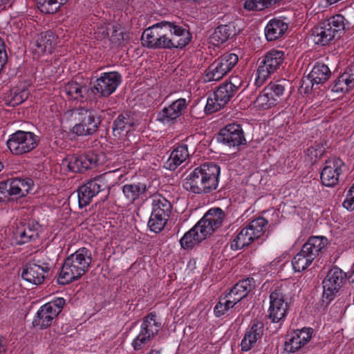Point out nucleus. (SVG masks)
I'll use <instances>...</instances> for the list:
<instances>
[{"mask_svg": "<svg viewBox=\"0 0 354 354\" xmlns=\"http://www.w3.org/2000/svg\"><path fill=\"white\" fill-rule=\"evenodd\" d=\"M219 175L218 165L212 162H205L190 173L184 186L196 194L209 193L216 189Z\"/></svg>", "mask_w": 354, "mask_h": 354, "instance_id": "1", "label": "nucleus"}, {"mask_svg": "<svg viewBox=\"0 0 354 354\" xmlns=\"http://www.w3.org/2000/svg\"><path fill=\"white\" fill-rule=\"evenodd\" d=\"M91 262V250L84 247L78 249L64 260L57 279L58 283L66 285L78 279L88 270Z\"/></svg>", "mask_w": 354, "mask_h": 354, "instance_id": "2", "label": "nucleus"}, {"mask_svg": "<svg viewBox=\"0 0 354 354\" xmlns=\"http://www.w3.org/2000/svg\"><path fill=\"white\" fill-rule=\"evenodd\" d=\"M294 285L281 283L275 286L270 294V306L268 317L272 323L283 322L293 295Z\"/></svg>", "mask_w": 354, "mask_h": 354, "instance_id": "3", "label": "nucleus"}, {"mask_svg": "<svg viewBox=\"0 0 354 354\" xmlns=\"http://www.w3.org/2000/svg\"><path fill=\"white\" fill-rule=\"evenodd\" d=\"M162 324L157 319L156 312H151L142 319L139 333L132 340L131 346L135 351L142 350L159 333Z\"/></svg>", "mask_w": 354, "mask_h": 354, "instance_id": "4", "label": "nucleus"}, {"mask_svg": "<svg viewBox=\"0 0 354 354\" xmlns=\"http://www.w3.org/2000/svg\"><path fill=\"white\" fill-rule=\"evenodd\" d=\"M73 114L77 123L72 129V133L78 136L93 135L101 124V116L94 111L84 108L77 109Z\"/></svg>", "mask_w": 354, "mask_h": 354, "instance_id": "5", "label": "nucleus"}, {"mask_svg": "<svg viewBox=\"0 0 354 354\" xmlns=\"http://www.w3.org/2000/svg\"><path fill=\"white\" fill-rule=\"evenodd\" d=\"M66 305L63 297H56L42 305L37 310L32 324L40 329H46L52 325L53 320L62 311Z\"/></svg>", "mask_w": 354, "mask_h": 354, "instance_id": "6", "label": "nucleus"}, {"mask_svg": "<svg viewBox=\"0 0 354 354\" xmlns=\"http://www.w3.org/2000/svg\"><path fill=\"white\" fill-rule=\"evenodd\" d=\"M50 268L51 265L48 258L46 255L40 254L24 267L21 277L30 283L39 285L44 282Z\"/></svg>", "mask_w": 354, "mask_h": 354, "instance_id": "7", "label": "nucleus"}, {"mask_svg": "<svg viewBox=\"0 0 354 354\" xmlns=\"http://www.w3.org/2000/svg\"><path fill=\"white\" fill-rule=\"evenodd\" d=\"M39 142V137L32 132L19 130L10 136L6 145L12 154L18 156L32 151Z\"/></svg>", "mask_w": 354, "mask_h": 354, "instance_id": "8", "label": "nucleus"}, {"mask_svg": "<svg viewBox=\"0 0 354 354\" xmlns=\"http://www.w3.org/2000/svg\"><path fill=\"white\" fill-rule=\"evenodd\" d=\"M167 26L162 27L160 22L156 23L142 32L141 40L144 46L152 49H170V38Z\"/></svg>", "mask_w": 354, "mask_h": 354, "instance_id": "9", "label": "nucleus"}, {"mask_svg": "<svg viewBox=\"0 0 354 354\" xmlns=\"http://www.w3.org/2000/svg\"><path fill=\"white\" fill-rule=\"evenodd\" d=\"M347 274L337 266H333L322 281L323 301L327 304L333 301L346 281Z\"/></svg>", "mask_w": 354, "mask_h": 354, "instance_id": "10", "label": "nucleus"}, {"mask_svg": "<svg viewBox=\"0 0 354 354\" xmlns=\"http://www.w3.org/2000/svg\"><path fill=\"white\" fill-rule=\"evenodd\" d=\"M238 59V56L234 53L224 54L206 69L205 81L220 80L237 64Z\"/></svg>", "mask_w": 354, "mask_h": 354, "instance_id": "11", "label": "nucleus"}, {"mask_svg": "<svg viewBox=\"0 0 354 354\" xmlns=\"http://www.w3.org/2000/svg\"><path fill=\"white\" fill-rule=\"evenodd\" d=\"M62 163L73 172L84 173L102 164V162L99 155L89 152L80 156H68Z\"/></svg>", "mask_w": 354, "mask_h": 354, "instance_id": "12", "label": "nucleus"}, {"mask_svg": "<svg viewBox=\"0 0 354 354\" xmlns=\"http://www.w3.org/2000/svg\"><path fill=\"white\" fill-rule=\"evenodd\" d=\"M122 82V76L118 72L104 73L97 78L93 86L90 87L91 94H99L100 96L109 97Z\"/></svg>", "mask_w": 354, "mask_h": 354, "instance_id": "13", "label": "nucleus"}, {"mask_svg": "<svg viewBox=\"0 0 354 354\" xmlns=\"http://www.w3.org/2000/svg\"><path fill=\"white\" fill-rule=\"evenodd\" d=\"M223 223V214L220 208L210 209L194 225L205 240L220 227Z\"/></svg>", "mask_w": 354, "mask_h": 354, "instance_id": "14", "label": "nucleus"}, {"mask_svg": "<svg viewBox=\"0 0 354 354\" xmlns=\"http://www.w3.org/2000/svg\"><path fill=\"white\" fill-rule=\"evenodd\" d=\"M284 59V53L282 51L272 50L266 53L259 62L257 69V82H263L271 74L273 73L282 64Z\"/></svg>", "mask_w": 354, "mask_h": 354, "instance_id": "15", "label": "nucleus"}, {"mask_svg": "<svg viewBox=\"0 0 354 354\" xmlns=\"http://www.w3.org/2000/svg\"><path fill=\"white\" fill-rule=\"evenodd\" d=\"M254 279L248 278L236 283L225 297H221L219 301L227 308V310L235 304L244 299L253 288Z\"/></svg>", "mask_w": 354, "mask_h": 354, "instance_id": "16", "label": "nucleus"}, {"mask_svg": "<svg viewBox=\"0 0 354 354\" xmlns=\"http://www.w3.org/2000/svg\"><path fill=\"white\" fill-rule=\"evenodd\" d=\"M34 182L30 178H15L3 180L0 183V194L4 197L19 195L24 197L33 190Z\"/></svg>", "mask_w": 354, "mask_h": 354, "instance_id": "17", "label": "nucleus"}, {"mask_svg": "<svg viewBox=\"0 0 354 354\" xmlns=\"http://www.w3.org/2000/svg\"><path fill=\"white\" fill-rule=\"evenodd\" d=\"M217 140L230 147L246 145L243 128L236 123L229 124L221 129L217 135Z\"/></svg>", "mask_w": 354, "mask_h": 354, "instance_id": "18", "label": "nucleus"}, {"mask_svg": "<svg viewBox=\"0 0 354 354\" xmlns=\"http://www.w3.org/2000/svg\"><path fill=\"white\" fill-rule=\"evenodd\" d=\"M104 178V176L91 180L80 187L77 190L78 199H92L98 194L106 199L109 194L110 187L103 183Z\"/></svg>", "mask_w": 354, "mask_h": 354, "instance_id": "19", "label": "nucleus"}, {"mask_svg": "<svg viewBox=\"0 0 354 354\" xmlns=\"http://www.w3.org/2000/svg\"><path fill=\"white\" fill-rule=\"evenodd\" d=\"M41 225L35 220H29L26 223H20L17 225L14 234L16 236L19 245H23L39 237Z\"/></svg>", "mask_w": 354, "mask_h": 354, "instance_id": "20", "label": "nucleus"}, {"mask_svg": "<svg viewBox=\"0 0 354 354\" xmlns=\"http://www.w3.org/2000/svg\"><path fill=\"white\" fill-rule=\"evenodd\" d=\"M313 330L303 328L291 333L284 344V349L288 353H295L304 346L312 337Z\"/></svg>", "mask_w": 354, "mask_h": 354, "instance_id": "21", "label": "nucleus"}, {"mask_svg": "<svg viewBox=\"0 0 354 354\" xmlns=\"http://www.w3.org/2000/svg\"><path fill=\"white\" fill-rule=\"evenodd\" d=\"M343 162L339 158L330 159L326 161V166L321 173L322 183L326 187L335 185L339 180Z\"/></svg>", "mask_w": 354, "mask_h": 354, "instance_id": "22", "label": "nucleus"}, {"mask_svg": "<svg viewBox=\"0 0 354 354\" xmlns=\"http://www.w3.org/2000/svg\"><path fill=\"white\" fill-rule=\"evenodd\" d=\"M263 330V324L259 321H254L241 340V351L247 352L254 348L257 342L261 339Z\"/></svg>", "mask_w": 354, "mask_h": 354, "instance_id": "23", "label": "nucleus"}, {"mask_svg": "<svg viewBox=\"0 0 354 354\" xmlns=\"http://www.w3.org/2000/svg\"><path fill=\"white\" fill-rule=\"evenodd\" d=\"M187 108L186 100L180 98L172 102L169 106L165 107L158 114L157 120L162 122L174 121L180 116Z\"/></svg>", "mask_w": 354, "mask_h": 354, "instance_id": "24", "label": "nucleus"}, {"mask_svg": "<svg viewBox=\"0 0 354 354\" xmlns=\"http://www.w3.org/2000/svg\"><path fill=\"white\" fill-rule=\"evenodd\" d=\"M136 122V119L129 113L120 114L113 122V135L118 138L126 136L135 126Z\"/></svg>", "mask_w": 354, "mask_h": 354, "instance_id": "25", "label": "nucleus"}, {"mask_svg": "<svg viewBox=\"0 0 354 354\" xmlns=\"http://www.w3.org/2000/svg\"><path fill=\"white\" fill-rule=\"evenodd\" d=\"M333 31L330 24L321 22L319 26L312 29V37L313 41L318 45L325 46L337 36Z\"/></svg>", "mask_w": 354, "mask_h": 354, "instance_id": "26", "label": "nucleus"}, {"mask_svg": "<svg viewBox=\"0 0 354 354\" xmlns=\"http://www.w3.org/2000/svg\"><path fill=\"white\" fill-rule=\"evenodd\" d=\"M187 145H181L175 148L168 160L165 162V168L174 171L179 165L189 157Z\"/></svg>", "mask_w": 354, "mask_h": 354, "instance_id": "27", "label": "nucleus"}, {"mask_svg": "<svg viewBox=\"0 0 354 354\" xmlns=\"http://www.w3.org/2000/svg\"><path fill=\"white\" fill-rule=\"evenodd\" d=\"M236 35V30L234 22L218 26L211 36L214 44H223Z\"/></svg>", "mask_w": 354, "mask_h": 354, "instance_id": "28", "label": "nucleus"}, {"mask_svg": "<svg viewBox=\"0 0 354 354\" xmlns=\"http://www.w3.org/2000/svg\"><path fill=\"white\" fill-rule=\"evenodd\" d=\"M288 29V24L282 19H273L265 28V35L268 41H274L281 37Z\"/></svg>", "mask_w": 354, "mask_h": 354, "instance_id": "29", "label": "nucleus"}, {"mask_svg": "<svg viewBox=\"0 0 354 354\" xmlns=\"http://www.w3.org/2000/svg\"><path fill=\"white\" fill-rule=\"evenodd\" d=\"M327 245L328 239L325 236H312L308 238L302 248L315 259Z\"/></svg>", "mask_w": 354, "mask_h": 354, "instance_id": "30", "label": "nucleus"}, {"mask_svg": "<svg viewBox=\"0 0 354 354\" xmlns=\"http://www.w3.org/2000/svg\"><path fill=\"white\" fill-rule=\"evenodd\" d=\"M57 39L55 33L51 31L42 32L37 36L36 46L41 53H51Z\"/></svg>", "mask_w": 354, "mask_h": 354, "instance_id": "31", "label": "nucleus"}, {"mask_svg": "<svg viewBox=\"0 0 354 354\" xmlns=\"http://www.w3.org/2000/svg\"><path fill=\"white\" fill-rule=\"evenodd\" d=\"M331 75V72L327 65L317 62L308 75V78L314 84H323L328 80Z\"/></svg>", "mask_w": 354, "mask_h": 354, "instance_id": "32", "label": "nucleus"}, {"mask_svg": "<svg viewBox=\"0 0 354 354\" xmlns=\"http://www.w3.org/2000/svg\"><path fill=\"white\" fill-rule=\"evenodd\" d=\"M191 38V34L187 29L177 25L174 30V36L170 38V49L183 48L189 43Z\"/></svg>", "mask_w": 354, "mask_h": 354, "instance_id": "33", "label": "nucleus"}, {"mask_svg": "<svg viewBox=\"0 0 354 354\" xmlns=\"http://www.w3.org/2000/svg\"><path fill=\"white\" fill-rule=\"evenodd\" d=\"M63 91L73 100L85 97L86 95L91 97V88L86 86H82L75 82L67 83L63 88Z\"/></svg>", "mask_w": 354, "mask_h": 354, "instance_id": "34", "label": "nucleus"}, {"mask_svg": "<svg viewBox=\"0 0 354 354\" xmlns=\"http://www.w3.org/2000/svg\"><path fill=\"white\" fill-rule=\"evenodd\" d=\"M315 259L308 252L301 248V250L292 259V268L295 272L305 270Z\"/></svg>", "mask_w": 354, "mask_h": 354, "instance_id": "35", "label": "nucleus"}, {"mask_svg": "<svg viewBox=\"0 0 354 354\" xmlns=\"http://www.w3.org/2000/svg\"><path fill=\"white\" fill-rule=\"evenodd\" d=\"M203 241L195 226L187 232L180 240V245L184 249H192L196 244Z\"/></svg>", "mask_w": 354, "mask_h": 354, "instance_id": "36", "label": "nucleus"}, {"mask_svg": "<svg viewBox=\"0 0 354 354\" xmlns=\"http://www.w3.org/2000/svg\"><path fill=\"white\" fill-rule=\"evenodd\" d=\"M254 239L251 236L250 231L245 227L243 228L231 242V248L238 250L249 245Z\"/></svg>", "mask_w": 354, "mask_h": 354, "instance_id": "37", "label": "nucleus"}, {"mask_svg": "<svg viewBox=\"0 0 354 354\" xmlns=\"http://www.w3.org/2000/svg\"><path fill=\"white\" fill-rule=\"evenodd\" d=\"M267 224L268 221L264 218L258 217L250 222L245 227L248 231H250L251 236L255 240L263 235Z\"/></svg>", "mask_w": 354, "mask_h": 354, "instance_id": "38", "label": "nucleus"}, {"mask_svg": "<svg viewBox=\"0 0 354 354\" xmlns=\"http://www.w3.org/2000/svg\"><path fill=\"white\" fill-rule=\"evenodd\" d=\"M160 210L152 212L149 220L148 221V227L149 230L154 233L160 232L165 227L169 218L160 214Z\"/></svg>", "mask_w": 354, "mask_h": 354, "instance_id": "39", "label": "nucleus"}, {"mask_svg": "<svg viewBox=\"0 0 354 354\" xmlns=\"http://www.w3.org/2000/svg\"><path fill=\"white\" fill-rule=\"evenodd\" d=\"M282 82L283 81L270 82L265 88V92L270 95V97H271V104H277L279 97L283 94L285 86L282 84Z\"/></svg>", "mask_w": 354, "mask_h": 354, "instance_id": "40", "label": "nucleus"}, {"mask_svg": "<svg viewBox=\"0 0 354 354\" xmlns=\"http://www.w3.org/2000/svg\"><path fill=\"white\" fill-rule=\"evenodd\" d=\"M235 91L225 82L219 86L214 93V96L216 97V100L221 102L222 104H226L235 94Z\"/></svg>", "mask_w": 354, "mask_h": 354, "instance_id": "41", "label": "nucleus"}, {"mask_svg": "<svg viewBox=\"0 0 354 354\" xmlns=\"http://www.w3.org/2000/svg\"><path fill=\"white\" fill-rule=\"evenodd\" d=\"M345 18L342 15H336L329 19L324 21L327 24H330V26L334 33L336 35L337 38L339 39L342 37V34L344 32L345 29Z\"/></svg>", "mask_w": 354, "mask_h": 354, "instance_id": "42", "label": "nucleus"}, {"mask_svg": "<svg viewBox=\"0 0 354 354\" xmlns=\"http://www.w3.org/2000/svg\"><path fill=\"white\" fill-rule=\"evenodd\" d=\"M125 196L131 199H137L140 196L145 194L146 185L138 183L137 185H125L122 189Z\"/></svg>", "mask_w": 354, "mask_h": 354, "instance_id": "43", "label": "nucleus"}, {"mask_svg": "<svg viewBox=\"0 0 354 354\" xmlns=\"http://www.w3.org/2000/svg\"><path fill=\"white\" fill-rule=\"evenodd\" d=\"M60 0H39L37 1L38 8L44 13L54 14L57 12L61 6Z\"/></svg>", "mask_w": 354, "mask_h": 354, "instance_id": "44", "label": "nucleus"}, {"mask_svg": "<svg viewBox=\"0 0 354 354\" xmlns=\"http://www.w3.org/2000/svg\"><path fill=\"white\" fill-rule=\"evenodd\" d=\"M112 33L110 41L118 46H124L129 39V32L121 31L120 25L112 26Z\"/></svg>", "mask_w": 354, "mask_h": 354, "instance_id": "45", "label": "nucleus"}, {"mask_svg": "<svg viewBox=\"0 0 354 354\" xmlns=\"http://www.w3.org/2000/svg\"><path fill=\"white\" fill-rule=\"evenodd\" d=\"M349 80L346 77V74H342L334 82L332 87L333 92H347L353 87L351 86Z\"/></svg>", "mask_w": 354, "mask_h": 354, "instance_id": "46", "label": "nucleus"}, {"mask_svg": "<svg viewBox=\"0 0 354 354\" xmlns=\"http://www.w3.org/2000/svg\"><path fill=\"white\" fill-rule=\"evenodd\" d=\"M153 212L160 210V214L169 218L171 213L172 205L170 201H153Z\"/></svg>", "mask_w": 354, "mask_h": 354, "instance_id": "47", "label": "nucleus"}, {"mask_svg": "<svg viewBox=\"0 0 354 354\" xmlns=\"http://www.w3.org/2000/svg\"><path fill=\"white\" fill-rule=\"evenodd\" d=\"M255 104L257 106L262 109H268L276 105L275 104H271V97H270V95L267 94V93L265 92V88L263 90L261 93L257 97L255 100Z\"/></svg>", "mask_w": 354, "mask_h": 354, "instance_id": "48", "label": "nucleus"}, {"mask_svg": "<svg viewBox=\"0 0 354 354\" xmlns=\"http://www.w3.org/2000/svg\"><path fill=\"white\" fill-rule=\"evenodd\" d=\"M28 97V93L26 90H22L20 92H12L8 104L12 106H16L24 102Z\"/></svg>", "mask_w": 354, "mask_h": 354, "instance_id": "49", "label": "nucleus"}, {"mask_svg": "<svg viewBox=\"0 0 354 354\" xmlns=\"http://www.w3.org/2000/svg\"><path fill=\"white\" fill-rule=\"evenodd\" d=\"M216 100V96H214V98L208 97L205 107V111L207 114H212L216 112L225 106V104H222L221 102Z\"/></svg>", "mask_w": 354, "mask_h": 354, "instance_id": "50", "label": "nucleus"}, {"mask_svg": "<svg viewBox=\"0 0 354 354\" xmlns=\"http://www.w3.org/2000/svg\"><path fill=\"white\" fill-rule=\"evenodd\" d=\"M268 7L266 0H247L244 3V8L248 10H261Z\"/></svg>", "mask_w": 354, "mask_h": 354, "instance_id": "51", "label": "nucleus"}, {"mask_svg": "<svg viewBox=\"0 0 354 354\" xmlns=\"http://www.w3.org/2000/svg\"><path fill=\"white\" fill-rule=\"evenodd\" d=\"M324 145H326V143H321L316 145L315 147L309 148L308 149V154H313L315 152L314 155L315 157H317L318 156L320 157L325 151Z\"/></svg>", "mask_w": 354, "mask_h": 354, "instance_id": "52", "label": "nucleus"}, {"mask_svg": "<svg viewBox=\"0 0 354 354\" xmlns=\"http://www.w3.org/2000/svg\"><path fill=\"white\" fill-rule=\"evenodd\" d=\"M160 24L162 26V27L167 26L169 29V33L167 34L168 38H171V37L174 36V30L176 29L177 25L175 23L167 21H161Z\"/></svg>", "mask_w": 354, "mask_h": 354, "instance_id": "53", "label": "nucleus"}, {"mask_svg": "<svg viewBox=\"0 0 354 354\" xmlns=\"http://www.w3.org/2000/svg\"><path fill=\"white\" fill-rule=\"evenodd\" d=\"M225 83L228 84L229 85H232V88L235 91L236 93L241 86V81L237 76L231 77L230 78V81L226 82Z\"/></svg>", "mask_w": 354, "mask_h": 354, "instance_id": "54", "label": "nucleus"}, {"mask_svg": "<svg viewBox=\"0 0 354 354\" xmlns=\"http://www.w3.org/2000/svg\"><path fill=\"white\" fill-rule=\"evenodd\" d=\"M227 311V308H225L223 304L219 301L214 308V314L216 317H221Z\"/></svg>", "mask_w": 354, "mask_h": 354, "instance_id": "55", "label": "nucleus"}, {"mask_svg": "<svg viewBox=\"0 0 354 354\" xmlns=\"http://www.w3.org/2000/svg\"><path fill=\"white\" fill-rule=\"evenodd\" d=\"M346 74V77L349 80L351 86L354 88V66L349 69L348 71L344 72Z\"/></svg>", "mask_w": 354, "mask_h": 354, "instance_id": "56", "label": "nucleus"}, {"mask_svg": "<svg viewBox=\"0 0 354 354\" xmlns=\"http://www.w3.org/2000/svg\"><path fill=\"white\" fill-rule=\"evenodd\" d=\"M342 206L348 211L354 210V201H343Z\"/></svg>", "mask_w": 354, "mask_h": 354, "instance_id": "57", "label": "nucleus"}, {"mask_svg": "<svg viewBox=\"0 0 354 354\" xmlns=\"http://www.w3.org/2000/svg\"><path fill=\"white\" fill-rule=\"evenodd\" d=\"M6 351V340L2 337H0V354H5Z\"/></svg>", "mask_w": 354, "mask_h": 354, "instance_id": "58", "label": "nucleus"}, {"mask_svg": "<svg viewBox=\"0 0 354 354\" xmlns=\"http://www.w3.org/2000/svg\"><path fill=\"white\" fill-rule=\"evenodd\" d=\"M351 196L349 199H354V183L349 188L347 193V196Z\"/></svg>", "mask_w": 354, "mask_h": 354, "instance_id": "59", "label": "nucleus"}, {"mask_svg": "<svg viewBox=\"0 0 354 354\" xmlns=\"http://www.w3.org/2000/svg\"><path fill=\"white\" fill-rule=\"evenodd\" d=\"M91 201H77L79 207L83 208L90 204Z\"/></svg>", "mask_w": 354, "mask_h": 354, "instance_id": "60", "label": "nucleus"}, {"mask_svg": "<svg viewBox=\"0 0 354 354\" xmlns=\"http://www.w3.org/2000/svg\"><path fill=\"white\" fill-rule=\"evenodd\" d=\"M102 35L105 37H108L109 36V32H108V28H102Z\"/></svg>", "mask_w": 354, "mask_h": 354, "instance_id": "61", "label": "nucleus"}, {"mask_svg": "<svg viewBox=\"0 0 354 354\" xmlns=\"http://www.w3.org/2000/svg\"><path fill=\"white\" fill-rule=\"evenodd\" d=\"M147 354H160V351L155 349H151Z\"/></svg>", "mask_w": 354, "mask_h": 354, "instance_id": "62", "label": "nucleus"}, {"mask_svg": "<svg viewBox=\"0 0 354 354\" xmlns=\"http://www.w3.org/2000/svg\"><path fill=\"white\" fill-rule=\"evenodd\" d=\"M350 277L352 278V281H354V265L352 267V271Z\"/></svg>", "mask_w": 354, "mask_h": 354, "instance_id": "63", "label": "nucleus"}, {"mask_svg": "<svg viewBox=\"0 0 354 354\" xmlns=\"http://www.w3.org/2000/svg\"><path fill=\"white\" fill-rule=\"evenodd\" d=\"M9 1V0H0V7L5 5Z\"/></svg>", "mask_w": 354, "mask_h": 354, "instance_id": "64", "label": "nucleus"}]
</instances>
